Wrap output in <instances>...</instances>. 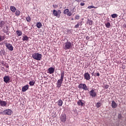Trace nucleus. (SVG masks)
I'll return each mask as SVG.
<instances>
[{
  "mask_svg": "<svg viewBox=\"0 0 126 126\" xmlns=\"http://www.w3.org/2000/svg\"><path fill=\"white\" fill-rule=\"evenodd\" d=\"M61 78L58 80L57 85L58 88H60L61 86H62V84H63V78L64 77V71H61Z\"/></svg>",
  "mask_w": 126,
  "mask_h": 126,
  "instance_id": "nucleus-1",
  "label": "nucleus"
},
{
  "mask_svg": "<svg viewBox=\"0 0 126 126\" xmlns=\"http://www.w3.org/2000/svg\"><path fill=\"white\" fill-rule=\"evenodd\" d=\"M63 48L65 50H70L72 48V43L67 40V42L64 43Z\"/></svg>",
  "mask_w": 126,
  "mask_h": 126,
  "instance_id": "nucleus-2",
  "label": "nucleus"
},
{
  "mask_svg": "<svg viewBox=\"0 0 126 126\" xmlns=\"http://www.w3.org/2000/svg\"><path fill=\"white\" fill-rule=\"evenodd\" d=\"M42 57V54L39 53H34L32 55V58L36 61H41Z\"/></svg>",
  "mask_w": 126,
  "mask_h": 126,
  "instance_id": "nucleus-3",
  "label": "nucleus"
},
{
  "mask_svg": "<svg viewBox=\"0 0 126 126\" xmlns=\"http://www.w3.org/2000/svg\"><path fill=\"white\" fill-rule=\"evenodd\" d=\"M89 94H90L92 98H95V97L97 96V92H96V89H93L89 92Z\"/></svg>",
  "mask_w": 126,
  "mask_h": 126,
  "instance_id": "nucleus-4",
  "label": "nucleus"
},
{
  "mask_svg": "<svg viewBox=\"0 0 126 126\" xmlns=\"http://www.w3.org/2000/svg\"><path fill=\"white\" fill-rule=\"evenodd\" d=\"M78 88L80 89H83V90H88L89 89L86 84L81 83L78 85Z\"/></svg>",
  "mask_w": 126,
  "mask_h": 126,
  "instance_id": "nucleus-5",
  "label": "nucleus"
},
{
  "mask_svg": "<svg viewBox=\"0 0 126 126\" xmlns=\"http://www.w3.org/2000/svg\"><path fill=\"white\" fill-rule=\"evenodd\" d=\"M3 81L5 83H9L10 82V77L9 75H5L3 77Z\"/></svg>",
  "mask_w": 126,
  "mask_h": 126,
  "instance_id": "nucleus-6",
  "label": "nucleus"
},
{
  "mask_svg": "<svg viewBox=\"0 0 126 126\" xmlns=\"http://www.w3.org/2000/svg\"><path fill=\"white\" fill-rule=\"evenodd\" d=\"M11 114H12V111L11 109H6L3 111V115L10 116Z\"/></svg>",
  "mask_w": 126,
  "mask_h": 126,
  "instance_id": "nucleus-7",
  "label": "nucleus"
},
{
  "mask_svg": "<svg viewBox=\"0 0 126 126\" xmlns=\"http://www.w3.org/2000/svg\"><path fill=\"white\" fill-rule=\"evenodd\" d=\"M84 77V79H85L86 80H90V79L91 78L90 74H89V73L88 72L85 73Z\"/></svg>",
  "mask_w": 126,
  "mask_h": 126,
  "instance_id": "nucleus-8",
  "label": "nucleus"
},
{
  "mask_svg": "<svg viewBox=\"0 0 126 126\" xmlns=\"http://www.w3.org/2000/svg\"><path fill=\"white\" fill-rule=\"evenodd\" d=\"M60 120L62 123H64L66 121V115L65 114H62L60 117Z\"/></svg>",
  "mask_w": 126,
  "mask_h": 126,
  "instance_id": "nucleus-9",
  "label": "nucleus"
},
{
  "mask_svg": "<svg viewBox=\"0 0 126 126\" xmlns=\"http://www.w3.org/2000/svg\"><path fill=\"white\" fill-rule=\"evenodd\" d=\"M5 46L9 51H13V46L10 43H6Z\"/></svg>",
  "mask_w": 126,
  "mask_h": 126,
  "instance_id": "nucleus-10",
  "label": "nucleus"
},
{
  "mask_svg": "<svg viewBox=\"0 0 126 126\" xmlns=\"http://www.w3.org/2000/svg\"><path fill=\"white\" fill-rule=\"evenodd\" d=\"M77 104L78 106H81V107H84V106H85V101L82 100H79L77 101Z\"/></svg>",
  "mask_w": 126,
  "mask_h": 126,
  "instance_id": "nucleus-11",
  "label": "nucleus"
},
{
  "mask_svg": "<svg viewBox=\"0 0 126 126\" xmlns=\"http://www.w3.org/2000/svg\"><path fill=\"white\" fill-rule=\"evenodd\" d=\"M48 73L53 74L55 72V68L53 67H49L47 70Z\"/></svg>",
  "mask_w": 126,
  "mask_h": 126,
  "instance_id": "nucleus-12",
  "label": "nucleus"
},
{
  "mask_svg": "<svg viewBox=\"0 0 126 126\" xmlns=\"http://www.w3.org/2000/svg\"><path fill=\"white\" fill-rule=\"evenodd\" d=\"M61 13H62V11L61 10H58L57 11L56 10H53V14L54 16H58V15H61Z\"/></svg>",
  "mask_w": 126,
  "mask_h": 126,
  "instance_id": "nucleus-13",
  "label": "nucleus"
},
{
  "mask_svg": "<svg viewBox=\"0 0 126 126\" xmlns=\"http://www.w3.org/2000/svg\"><path fill=\"white\" fill-rule=\"evenodd\" d=\"M6 105H7L6 101L0 99V106L1 107H6Z\"/></svg>",
  "mask_w": 126,
  "mask_h": 126,
  "instance_id": "nucleus-14",
  "label": "nucleus"
},
{
  "mask_svg": "<svg viewBox=\"0 0 126 126\" xmlns=\"http://www.w3.org/2000/svg\"><path fill=\"white\" fill-rule=\"evenodd\" d=\"M28 89H29V86L28 85H27L22 88V91H23V92H26V91H27Z\"/></svg>",
  "mask_w": 126,
  "mask_h": 126,
  "instance_id": "nucleus-15",
  "label": "nucleus"
},
{
  "mask_svg": "<svg viewBox=\"0 0 126 126\" xmlns=\"http://www.w3.org/2000/svg\"><path fill=\"white\" fill-rule=\"evenodd\" d=\"M23 41H29V37L26 34H24L22 38Z\"/></svg>",
  "mask_w": 126,
  "mask_h": 126,
  "instance_id": "nucleus-16",
  "label": "nucleus"
},
{
  "mask_svg": "<svg viewBox=\"0 0 126 126\" xmlns=\"http://www.w3.org/2000/svg\"><path fill=\"white\" fill-rule=\"evenodd\" d=\"M111 106L112 108L115 109V108H117L118 107V104L116 103V102H115V101H112Z\"/></svg>",
  "mask_w": 126,
  "mask_h": 126,
  "instance_id": "nucleus-17",
  "label": "nucleus"
},
{
  "mask_svg": "<svg viewBox=\"0 0 126 126\" xmlns=\"http://www.w3.org/2000/svg\"><path fill=\"white\" fill-rule=\"evenodd\" d=\"M16 33L18 37H20V36H21L22 35V31L20 30L16 31Z\"/></svg>",
  "mask_w": 126,
  "mask_h": 126,
  "instance_id": "nucleus-18",
  "label": "nucleus"
},
{
  "mask_svg": "<svg viewBox=\"0 0 126 126\" xmlns=\"http://www.w3.org/2000/svg\"><path fill=\"white\" fill-rule=\"evenodd\" d=\"M10 10L12 11V12H15V11L16 10V8H15L14 6H11Z\"/></svg>",
  "mask_w": 126,
  "mask_h": 126,
  "instance_id": "nucleus-19",
  "label": "nucleus"
},
{
  "mask_svg": "<svg viewBox=\"0 0 126 126\" xmlns=\"http://www.w3.org/2000/svg\"><path fill=\"white\" fill-rule=\"evenodd\" d=\"M15 12L16 16H19V15H20V13H21V12H20L19 10H16Z\"/></svg>",
  "mask_w": 126,
  "mask_h": 126,
  "instance_id": "nucleus-20",
  "label": "nucleus"
},
{
  "mask_svg": "<svg viewBox=\"0 0 126 126\" xmlns=\"http://www.w3.org/2000/svg\"><path fill=\"white\" fill-rule=\"evenodd\" d=\"M42 26V23H41L40 22L37 23L36 27H37V28H41Z\"/></svg>",
  "mask_w": 126,
  "mask_h": 126,
  "instance_id": "nucleus-21",
  "label": "nucleus"
},
{
  "mask_svg": "<svg viewBox=\"0 0 126 126\" xmlns=\"http://www.w3.org/2000/svg\"><path fill=\"white\" fill-rule=\"evenodd\" d=\"M58 102V105L60 107H62V106H63V100H62V99H59Z\"/></svg>",
  "mask_w": 126,
  "mask_h": 126,
  "instance_id": "nucleus-22",
  "label": "nucleus"
},
{
  "mask_svg": "<svg viewBox=\"0 0 126 126\" xmlns=\"http://www.w3.org/2000/svg\"><path fill=\"white\" fill-rule=\"evenodd\" d=\"M3 25H4V22L3 21H1L0 22V28H2L3 27Z\"/></svg>",
  "mask_w": 126,
  "mask_h": 126,
  "instance_id": "nucleus-23",
  "label": "nucleus"
},
{
  "mask_svg": "<svg viewBox=\"0 0 126 126\" xmlns=\"http://www.w3.org/2000/svg\"><path fill=\"white\" fill-rule=\"evenodd\" d=\"M29 84H30V85H31V86H33V85H34V84H35V81L32 80V81H30Z\"/></svg>",
  "mask_w": 126,
  "mask_h": 126,
  "instance_id": "nucleus-24",
  "label": "nucleus"
},
{
  "mask_svg": "<svg viewBox=\"0 0 126 126\" xmlns=\"http://www.w3.org/2000/svg\"><path fill=\"white\" fill-rule=\"evenodd\" d=\"M26 19L28 22H30L31 21V17H30L29 16L27 17Z\"/></svg>",
  "mask_w": 126,
  "mask_h": 126,
  "instance_id": "nucleus-25",
  "label": "nucleus"
},
{
  "mask_svg": "<svg viewBox=\"0 0 126 126\" xmlns=\"http://www.w3.org/2000/svg\"><path fill=\"white\" fill-rule=\"evenodd\" d=\"M69 12V10L68 9H66L64 10L63 13L64 14H67Z\"/></svg>",
  "mask_w": 126,
  "mask_h": 126,
  "instance_id": "nucleus-26",
  "label": "nucleus"
},
{
  "mask_svg": "<svg viewBox=\"0 0 126 126\" xmlns=\"http://www.w3.org/2000/svg\"><path fill=\"white\" fill-rule=\"evenodd\" d=\"M88 9H91V8H97V7H95L93 5L89 6L88 7Z\"/></svg>",
  "mask_w": 126,
  "mask_h": 126,
  "instance_id": "nucleus-27",
  "label": "nucleus"
},
{
  "mask_svg": "<svg viewBox=\"0 0 126 126\" xmlns=\"http://www.w3.org/2000/svg\"><path fill=\"white\" fill-rule=\"evenodd\" d=\"M105 26L107 28H109L110 26H111V23H107L105 24Z\"/></svg>",
  "mask_w": 126,
  "mask_h": 126,
  "instance_id": "nucleus-28",
  "label": "nucleus"
},
{
  "mask_svg": "<svg viewBox=\"0 0 126 126\" xmlns=\"http://www.w3.org/2000/svg\"><path fill=\"white\" fill-rule=\"evenodd\" d=\"M101 103H100V102H97V103H96V107L97 108H100V107H101Z\"/></svg>",
  "mask_w": 126,
  "mask_h": 126,
  "instance_id": "nucleus-29",
  "label": "nucleus"
},
{
  "mask_svg": "<svg viewBox=\"0 0 126 126\" xmlns=\"http://www.w3.org/2000/svg\"><path fill=\"white\" fill-rule=\"evenodd\" d=\"M112 18H116L117 17H118V15H117V14H113L111 15Z\"/></svg>",
  "mask_w": 126,
  "mask_h": 126,
  "instance_id": "nucleus-30",
  "label": "nucleus"
},
{
  "mask_svg": "<svg viewBox=\"0 0 126 126\" xmlns=\"http://www.w3.org/2000/svg\"><path fill=\"white\" fill-rule=\"evenodd\" d=\"M4 40V36H2L1 35H0V42H1V41H3Z\"/></svg>",
  "mask_w": 126,
  "mask_h": 126,
  "instance_id": "nucleus-31",
  "label": "nucleus"
},
{
  "mask_svg": "<svg viewBox=\"0 0 126 126\" xmlns=\"http://www.w3.org/2000/svg\"><path fill=\"white\" fill-rule=\"evenodd\" d=\"M80 17V16H79V15H77L75 17V19L77 20H78L79 19Z\"/></svg>",
  "mask_w": 126,
  "mask_h": 126,
  "instance_id": "nucleus-32",
  "label": "nucleus"
},
{
  "mask_svg": "<svg viewBox=\"0 0 126 126\" xmlns=\"http://www.w3.org/2000/svg\"><path fill=\"white\" fill-rule=\"evenodd\" d=\"M67 15V16H71V15H72V13H71V12H68Z\"/></svg>",
  "mask_w": 126,
  "mask_h": 126,
  "instance_id": "nucleus-33",
  "label": "nucleus"
},
{
  "mask_svg": "<svg viewBox=\"0 0 126 126\" xmlns=\"http://www.w3.org/2000/svg\"><path fill=\"white\" fill-rule=\"evenodd\" d=\"M79 27V23H77V25H76L74 27V28H78Z\"/></svg>",
  "mask_w": 126,
  "mask_h": 126,
  "instance_id": "nucleus-34",
  "label": "nucleus"
},
{
  "mask_svg": "<svg viewBox=\"0 0 126 126\" xmlns=\"http://www.w3.org/2000/svg\"><path fill=\"white\" fill-rule=\"evenodd\" d=\"M104 88H105V89H108L109 88V85H105L104 86Z\"/></svg>",
  "mask_w": 126,
  "mask_h": 126,
  "instance_id": "nucleus-35",
  "label": "nucleus"
},
{
  "mask_svg": "<svg viewBox=\"0 0 126 126\" xmlns=\"http://www.w3.org/2000/svg\"><path fill=\"white\" fill-rule=\"evenodd\" d=\"M118 118L119 119H121L122 118V115L119 114L118 115Z\"/></svg>",
  "mask_w": 126,
  "mask_h": 126,
  "instance_id": "nucleus-36",
  "label": "nucleus"
},
{
  "mask_svg": "<svg viewBox=\"0 0 126 126\" xmlns=\"http://www.w3.org/2000/svg\"><path fill=\"white\" fill-rule=\"evenodd\" d=\"M85 3H83V2H81L80 3V5H81V6H83V5H85Z\"/></svg>",
  "mask_w": 126,
  "mask_h": 126,
  "instance_id": "nucleus-37",
  "label": "nucleus"
},
{
  "mask_svg": "<svg viewBox=\"0 0 126 126\" xmlns=\"http://www.w3.org/2000/svg\"><path fill=\"white\" fill-rule=\"evenodd\" d=\"M96 74V76H100V73H97L96 74Z\"/></svg>",
  "mask_w": 126,
  "mask_h": 126,
  "instance_id": "nucleus-38",
  "label": "nucleus"
},
{
  "mask_svg": "<svg viewBox=\"0 0 126 126\" xmlns=\"http://www.w3.org/2000/svg\"><path fill=\"white\" fill-rule=\"evenodd\" d=\"M89 24L92 25V21H89Z\"/></svg>",
  "mask_w": 126,
  "mask_h": 126,
  "instance_id": "nucleus-39",
  "label": "nucleus"
},
{
  "mask_svg": "<svg viewBox=\"0 0 126 126\" xmlns=\"http://www.w3.org/2000/svg\"><path fill=\"white\" fill-rule=\"evenodd\" d=\"M5 66L7 68H8V67H9V66L8 65H5Z\"/></svg>",
  "mask_w": 126,
  "mask_h": 126,
  "instance_id": "nucleus-40",
  "label": "nucleus"
},
{
  "mask_svg": "<svg viewBox=\"0 0 126 126\" xmlns=\"http://www.w3.org/2000/svg\"><path fill=\"white\" fill-rule=\"evenodd\" d=\"M93 73H92V75H93Z\"/></svg>",
  "mask_w": 126,
  "mask_h": 126,
  "instance_id": "nucleus-41",
  "label": "nucleus"
},
{
  "mask_svg": "<svg viewBox=\"0 0 126 126\" xmlns=\"http://www.w3.org/2000/svg\"><path fill=\"white\" fill-rule=\"evenodd\" d=\"M72 20H73V18L71 19Z\"/></svg>",
  "mask_w": 126,
  "mask_h": 126,
  "instance_id": "nucleus-42",
  "label": "nucleus"
}]
</instances>
